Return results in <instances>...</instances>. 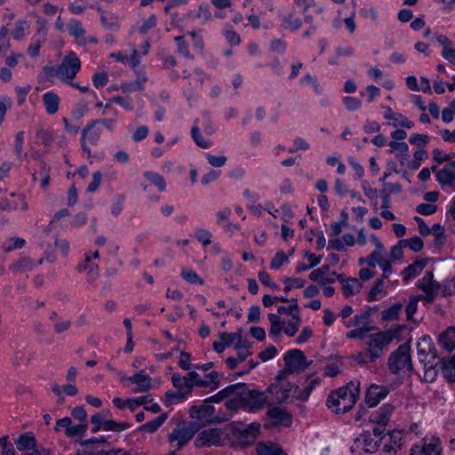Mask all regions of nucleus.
Instances as JSON below:
<instances>
[{
  "instance_id": "1",
  "label": "nucleus",
  "mask_w": 455,
  "mask_h": 455,
  "mask_svg": "<svg viewBox=\"0 0 455 455\" xmlns=\"http://www.w3.org/2000/svg\"><path fill=\"white\" fill-rule=\"evenodd\" d=\"M359 383L350 382L345 387L330 394L326 404L332 408L336 413H345L350 411L359 396Z\"/></svg>"
},
{
  "instance_id": "2",
  "label": "nucleus",
  "mask_w": 455,
  "mask_h": 455,
  "mask_svg": "<svg viewBox=\"0 0 455 455\" xmlns=\"http://www.w3.org/2000/svg\"><path fill=\"white\" fill-rule=\"evenodd\" d=\"M387 365L393 374L411 371L413 369L411 356V339L400 345L388 357Z\"/></svg>"
},
{
  "instance_id": "3",
  "label": "nucleus",
  "mask_w": 455,
  "mask_h": 455,
  "mask_svg": "<svg viewBox=\"0 0 455 455\" xmlns=\"http://www.w3.org/2000/svg\"><path fill=\"white\" fill-rule=\"evenodd\" d=\"M81 68V61L75 52H70L56 68V76L63 82L76 77Z\"/></svg>"
},
{
  "instance_id": "4",
  "label": "nucleus",
  "mask_w": 455,
  "mask_h": 455,
  "mask_svg": "<svg viewBox=\"0 0 455 455\" xmlns=\"http://www.w3.org/2000/svg\"><path fill=\"white\" fill-rule=\"evenodd\" d=\"M214 407L212 405L204 404L194 405L189 409V415L192 419L206 423H220L228 421L231 415L223 414L222 416L213 417Z\"/></svg>"
},
{
  "instance_id": "5",
  "label": "nucleus",
  "mask_w": 455,
  "mask_h": 455,
  "mask_svg": "<svg viewBox=\"0 0 455 455\" xmlns=\"http://www.w3.org/2000/svg\"><path fill=\"white\" fill-rule=\"evenodd\" d=\"M228 400L226 402L225 405L228 410L231 411H236L239 409L243 408V403L245 402L248 387L244 383H238L235 385L228 386Z\"/></svg>"
},
{
  "instance_id": "6",
  "label": "nucleus",
  "mask_w": 455,
  "mask_h": 455,
  "mask_svg": "<svg viewBox=\"0 0 455 455\" xmlns=\"http://www.w3.org/2000/svg\"><path fill=\"white\" fill-rule=\"evenodd\" d=\"M368 351L371 352V360H377L381 356L384 348L392 342V335L389 331H379L370 335Z\"/></svg>"
},
{
  "instance_id": "7",
  "label": "nucleus",
  "mask_w": 455,
  "mask_h": 455,
  "mask_svg": "<svg viewBox=\"0 0 455 455\" xmlns=\"http://www.w3.org/2000/svg\"><path fill=\"white\" fill-rule=\"evenodd\" d=\"M285 371L289 373L300 372L308 367L304 353L299 349L288 351L284 355Z\"/></svg>"
},
{
  "instance_id": "8",
  "label": "nucleus",
  "mask_w": 455,
  "mask_h": 455,
  "mask_svg": "<svg viewBox=\"0 0 455 455\" xmlns=\"http://www.w3.org/2000/svg\"><path fill=\"white\" fill-rule=\"evenodd\" d=\"M199 428L200 425L197 422H193L188 427L175 428L169 434L168 440L170 443L177 442V449L180 450L192 439Z\"/></svg>"
},
{
  "instance_id": "9",
  "label": "nucleus",
  "mask_w": 455,
  "mask_h": 455,
  "mask_svg": "<svg viewBox=\"0 0 455 455\" xmlns=\"http://www.w3.org/2000/svg\"><path fill=\"white\" fill-rule=\"evenodd\" d=\"M98 124H100V121H92L82 131L81 146L82 149L87 153L88 156H91L92 152L87 146V142L91 145H96L101 134V130L96 127Z\"/></svg>"
},
{
  "instance_id": "10",
  "label": "nucleus",
  "mask_w": 455,
  "mask_h": 455,
  "mask_svg": "<svg viewBox=\"0 0 455 455\" xmlns=\"http://www.w3.org/2000/svg\"><path fill=\"white\" fill-rule=\"evenodd\" d=\"M221 432L215 428L205 429L198 434L195 440L196 447L219 445L220 443Z\"/></svg>"
},
{
  "instance_id": "11",
  "label": "nucleus",
  "mask_w": 455,
  "mask_h": 455,
  "mask_svg": "<svg viewBox=\"0 0 455 455\" xmlns=\"http://www.w3.org/2000/svg\"><path fill=\"white\" fill-rule=\"evenodd\" d=\"M245 399L246 400L243 403V409H248L250 411L260 410L267 402V395L257 389L248 388Z\"/></svg>"
},
{
  "instance_id": "12",
  "label": "nucleus",
  "mask_w": 455,
  "mask_h": 455,
  "mask_svg": "<svg viewBox=\"0 0 455 455\" xmlns=\"http://www.w3.org/2000/svg\"><path fill=\"white\" fill-rule=\"evenodd\" d=\"M355 443H357L358 446H362L364 451L373 453L379 449L381 443V438L376 436L374 434H371L370 431L367 430L360 435L355 440Z\"/></svg>"
},
{
  "instance_id": "13",
  "label": "nucleus",
  "mask_w": 455,
  "mask_h": 455,
  "mask_svg": "<svg viewBox=\"0 0 455 455\" xmlns=\"http://www.w3.org/2000/svg\"><path fill=\"white\" fill-rule=\"evenodd\" d=\"M436 180L442 186L455 189V161L448 163L436 173Z\"/></svg>"
},
{
  "instance_id": "14",
  "label": "nucleus",
  "mask_w": 455,
  "mask_h": 455,
  "mask_svg": "<svg viewBox=\"0 0 455 455\" xmlns=\"http://www.w3.org/2000/svg\"><path fill=\"white\" fill-rule=\"evenodd\" d=\"M388 393L389 389L387 387L371 385L365 394V403L370 407H374L380 400L384 399Z\"/></svg>"
},
{
  "instance_id": "15",
  "label": "nucleus",
  "mask_w": 455,
  "mask_h": 455,
  "mask_svg": "<svg viewBox=\"0 0 455 455\" xmlns=\"http://www.w3.org/2000/svg\"><path fill=\"white\" fill-rule=\"evenodd\" d=\"M418 356L419 362L427 361V357L435 358L436 349L428 336L420 338L417 343Z\"/></svg>"
},
{
  "instance_id": "16",
  "label": "nucleus",
  "mask_w": 455,
  "mask_h": 455,
  "mask_svg": "<svg viewBox=\"0 0 455 455\" xmlns=\"http://www.w3.org/2000/svg\"><path fill=\"white\" fill-rule=\"evenodd\" d=\"M337 275L335 271H331L329 265H324L320 268L313 270L309 274V279L318 283L320 285H324L326 283H334V276L337 277Z\"/></svg>"
},
{
  "instance_id": "17",
  "label": "nucleus",
  "mask_w": 455,
  "mask_h": 455,
  "mask_svg": "<svg viewBox=\"0 0 455 455\" xmlns=\"http://www.w3.org/2000/svg\"><path fill=\"white\" fill-rule=\"evenodd\" d=\"M337 279L343 284L342 291L345 297H350L358 293L363 287L358 279L347 277L344 274L337 275Z\"/></svg>"
},
{
  "instance_id": "18",
  "label": "nucleus",
  "mask_w": 455,
  "mask_h": 455,
  "mask_svg": "<svg viewBox=\"0 0 455 455\" xmlns=\"http://www.w3.org/2000/svg\"><path fill=\"white\" fill-rule=\"evenodd\" d=\"M267 415L270 418L274 425H283L285 427H289L291 423V415L285 410L280 407H272L270 408Z\"/></svg>"
},
{
  "instance_id": "19",
  "label": "nucleus",
  "mask_w": 455,
  "mask_h": 455,
  "mask_svg": "<svg viewBox=\"0 0 455 455\" xmlns=\"http://www.w3.org/2000/svg\"><path fill=\"white\" fill-rule=\"evenodd\" d=\"M385 118L387 120L394 121V125H399L407 129H411L414 126V123L410 121L405 116L401 113L394 112L391 108H386Z\"/></svg>"
},
{
  "instance_id": "20",
  "label": "nucleus",
  "mask_w": 455,
  "mask_h": 455,
  "mask_svg": "<svg viewBox=\"0 0 455 455\" xmlns=\"http://www.w3.org/2000/svg\"><path fill=\"white\" fill-rule=\"evenodd\" d=\"M127 379L138 385L134 393L147 392L151 388V378L150 376L144 374L143 371L129 377Z\"/></svg>"
},
{
  "instance_id": "21",
  "label": "nucleus",
  "mask_w": 455,
  "mask_h": 455,
  "mask_svg": "<svg viewBox=\"0 0 455 455\" xmlns=\"http://www.w3.org/2000/svg\"><path fill=\"white\" fill-rule=\"evenodd\" d=\"M370 239L375 243L377 250L372 251L371 255L366 259V263L370 267H376L377 264L381 265V259H382V251L384 250L383 244L379 242L378 237L373 235L370 234Z\"/></svg>"
},
{
  "instance_id": "22",
  "label": "nucleus",
  "mask_w": 455,
  "mask_h": 455,
  "mask_svg": "<svg viewBox=\"0 0 455 455\" xmlns=\"http://www.w3.org/2000/svg\"><path fill=\"white\" fill-rule=\"evenodd\" d=\"M172 381L180 396H188L191 394L193 387L192 384L188 381V377L180 378L179 374H173Z\"/></svg>"
},
{
  "instance_id": "23",
  "label": "nucleus",
  "mask_w": 455,
  "mask_h": 455,
  "mask_svg": "<svg viewBox=\"0 0 455 455\" xmlns=\"http://www.w3.org/2000/svg\"><path fill=\"white\" fill-rule=\"evenodd\" d=\"M15 444L19 451L32 450L36 446L35 435L31 432L20 435L15 441Z\"/></svg>"
},
{
  "instance_id": "24",
  "label": "nucleus",
  "mask_w": 455,
  "mask_h": 455,
  "mask_svg": "<svg viewBox=\"0 0 455 455\" xmlns=\"http://www.w3.org/2000/svg\"><path fill=\"white\" fill-rule=\"evenodd\" d=\"M43 102L47 114L54 115L57 113L60 105V98L55 92H48L44 93L43 96Z\"/></svg>"
},
{
  "instance_id": "25",
  "label": "nucleus",
  "mask_w": 455,
  "mask_h": 455,
  "mask_svg": "<svg viewBox=\"0 0 455 455\" xmlns=\"http://www.w3.org/2000/svg\"><path fill=\"white\" fill-rule=\"evenodd\" d=\"M68 30L78 44L84 43L86 32L79 20H71L68 24Z\"/></svg>"
},
{
  "instance_id": "26",
  "label": "nucleus",
  "mask_w": 455,
  "mask_h": 455,
  "mask_svg": "<svg viewBox=\"0 0 455 455\" xmlns=\"http://www.w3.org/2000/svg\"><path fill=\"white\" fill-rule=\"evenodd\" d=\"M342 240L343 242L339 238L331 239L329 245L337 251H343L346 250L345 245L353 246L355 243V236L349 233L345 234Z\"/></svg>"
},
{
  "instance_id": "27",
  "label": "nucleus",
  "mask_w": 455,
  "mask_h": 455,
  "mask_svg": "<svg viewBox=\"0 0 455 455\" xmlns=\"http://www.w3.org/2000/svg\"><path fill=\"white\" fill-rule=\"evenodd\" d=\"M220 374L218 371H211L205 376L204 379L196 381V387H209L211 390H216L220 386Z\"/></svg>"
},
{
  "instance_id": "28",
  "label": "nucleus",
  "mask_w": 455,
  "mask_h": 455,
  "mask_svg": "<svg viewBox=\"0 0 455 455\" xmlns=\"http://www.w3.org/2000/svg\"><path fill=\"white\" fill-rule=\"evenodd\" d=\"M36 265L35 261L28 256H22L10 266V269L13 272L31 271Z\"/></svg>"
},
{
  "instance_id": "29",
  "label": "nucleus",
  "mask_w": 455,
  "mask_h": 455,
  "mask_svg": "<svg viewBox=\"0 0 455 455\" xmlns=\"http://www.w3.org/2000/svg\"><path fill=\"white\" fill-rule=\"evenodd\" d=\"M258 455H282L283 451L276 443H259L256 446Z\"/></svg>"
},
{
  "instance_id": "30",
  "label": "nucleus",
  "mask_w": 455,
  "mask_h": 455,
  "mask_svg": "<svg viewBox=\"0 0 455 455\" xmlns=\"http://www.w3.org/2000/svg\"><path fill=\"white\" fill-rule=\"evenodd\" d=\"M394 411V406L390 403L384 404L380 410L372 416L371 421L374 423L388 424L390 416Z\"/></svg>"
},
{
  "instance_id": "31",
  "label": "nucleus",
  "mask_w": 455,
  "mask_h": 455,
  "mask_svg": "<svg viewBox=\"0 0 455 455\" xmlns=\"http://www.w3.org/2000/svg\"><path fill=\"white\" fill-rule=\"evenodd\" d=\"M426 264H427L426 259H419V260H416L412 264L409 265L403 271V280L405 282H407L410 279L415 277L419 274V272L421 271L425 267Z\"/></svg>"
},
{
  "instance_id": "32",
  "label": "nucleus",
  "mask_w": 455,
  "mask_h": 455,
  "mask_svg": "<svg viewBox=\"0 0 455 455\" xmlns=\"http://www.w3.org/2000/svg\"><path fill=\"white\" fill-rule=\"evenodd\" d=\"M440 450L436 443H430L422 446L416 445L411 450V455H439Z\"/></svg>"
},
{
  "instance_id": "33",
  "label": "nucleus",
  "mask_w": 455,
  "mask_h": 455,
  "mask_svg": "<svg viewBox=\"0 0 455 455\" xmlns=\"http://www.w3.org/2000/svg\"><path fill=\"white\" fill-rule=\"evenodd\" d=\"M418 287L423 291H438L441 288L439 283L434 280L432 272H427L423 278L419 280Z\"/></svg>"
},
{
  "instance_id": "34",
  "label": "nucleus",
  "mask_w": 455,
  "mask_h": 455,
  "mask_svg": "<svg viewBox=\"0 0 455 455\" xmlns=\"http://www.w3.org/2000/svg\"><path fill=\"white\" fill-rule=\"evenodd\" d=\"M440 364L445 379L449 382H455V353L448 361L442 359Z\"/></svg>"
},
{
  "instance_id": "35",
  "label": "nucleus",
  "mask_w": 455,
  "mask_h": 455,
  "mask_svg": "<svg viewBox=\"0 0 455 455\" xmlns=\"http://www.w3.org/2000/svg\"><path fill=\"white\" fill-rule=\"evenodd\" d=\"M439 342L448 351H451L455 347V329L449 328L445 332L442 333Z\"/></svg>"
},
{
  "instance_id": "36",
  "label": "nucleus",
  "mask_w": 455,
  "mask_h": 455,
  "mask_svg": "<svg viewBox=\"0 0 455 455\" xmlns=\"http://www.w3.org/2000/svg\"><path fill=\"white\" fill-rule=\"evenodd\" d=\"M260 426L259 423H251L249 426H243V427L238 428L241 432L242 436H244L247 439L248 443H252L259 433Z\"/></svg>"
},
{
  "instance_id": "37",
  "label": "nucleus",
  "mask_w": 455,
  "mask_h": 455,
  "mask_svg": "<svg viewBox=\"0 0 455 455\" xmlns=\"http://www.w3.org/2000/svg\"><path fill=\"white\" fill-rule=\"evenodd\" d=\"M167 419V414L163 413L158 418H156L154 420H151L146 424L141 425L138 430L140 432H148V433H154L156 432Z\"/></svg>"
},
{
  "instance_id": "38",
  "label": "nucleus",
  "mask_w": 455,
  "mask_h": 455,
  "mask_svg": "<svg viewBox=\"0 0 455 455\" xmlns=\"http://www.w3.org/2000/svg\"><path fill=\"white\" fill-rule=\"evenodd\" d=\"M389 435L390 444L384 445V451L386 452H390L391 451H396V449H401L402 447V432L400 431H391L387 433Z\"/></svg>"
},
{
  "instance_id": "39",
  "label": "nucleus",
  "mask_w": 455,
  "mask_h": 455,
  "mask_svg": "<svg viewBox=\"0 0 455 455\" xmlns=\"http://www.w3.org/2000/svg\"><path fill=\"white\" fill-rule=\"evenodd\" d=\"M291 305L286 307H279L277 308V312L280 315H290L292 316V319L300 321L299 316V309L298 305V299H291Z\"/></svg>"
},
{
  "instance_id": "40",
  "label": "nucleus",
  "mask_w": 455,
  "mask_h": 455,
  "mask_svg": "<svg viewBox=\"0 0 455 455\" xmlns=\"http://www.w3.org/2000/svg\"><path fill=\"white\" fill-rule=\"evenodd\" d=\"M421 363L424 364L425 368L424 380L429 383L433 382L437 377L436 367L438 365V362H435V360H432L430 362H421Z\"/></svg>"
},
{
  "instance_id": "41",
  "label": "nucleus",
  "mask_w": 455,
  "mask_h": 455,
  "mask_svg": "<svg viewBox=\"0 0 455 455\" xmlns=\"http://www.w3.org/2000/svg\"><path fill=\"white\" fill-rule=\"evenodd\" d=\"M188 17L190 19H199L206 22L212 18L210 6L207 4H202L199 5V9L196 12H190L188 13Z\"/></svg>"
},
{
  "instance_id": "42",
  "label": "nucleus",
  "mask_w": 455,
  "mask_h": 455,
  "mask_svg": "<svg viewBox=\"0 0 455 455\" xmlns=\"http://www.w3.org/2000/svg\"><path fill=\"white\" fill-rule=\"evenodd\" d=\"M102 427L105 431L119 433L131 427V424L128 422H117L113 419H107L103 421Z\"/></svg>"
},
{
  "instance_id": "43",
  "label": "nucleus",
  "mask_w": 455,
  "mask_h": 455,
  "mask_svg": "<svg viewBox=\"0 0 455 455\" xmlns=\"http://www.w3.org/2000/svg\"><path fill=\"white\" fill-rule=\"evenodd\" d=\"M267 316L271 323L269 333L270 335L276 337L281 333L284 323L282 322L280 316L275 314L270 313Z\"/></svg>"
},
{
  "instance_id": "44",
  "label": "nucleus",
  "mask_w": 455,
  "mask_h": 455,
  "mask_svg": "<svg viewBox=\"0 0 455 455\" xmlns=\"http://www.w3.org/2000/svg\"><path fill=\"white\" fill-rule=\"evenodd\" d=\"M403 308V304L401 302H397L394 304L389 308L382 311V320L389 321V320H397L399 318L400 312Z\"/></svg>"
},
{
  "instance_id": "45",
  "label": "nucleus",
  "mask_w": 455,
  "mask_h": 455,
  "mask_svg": "<svg viewBox=\"0 0 455 455\" xmlns=\"http://www.w3.org/2000/svg\"><path fill=\"white\" fill-rule=\"evenodd\" d=\"M145 178L154 184L160 191H164L166 188L165 180L163 176L157 172H147L144 174Z\"/></svg>"
},
{
  "instance_id": "46",
  "label": "nucleus",
  "mask_w": 455,
  "mask_h": 455,
  "mask_svg": "<svg viewBox=\"0 0 455 455\" xmlns=\"http://www.w3.org/2000/svg\"><path fill=\"white\" fill-rule=\"evenodd\" d=\"M100 20H101V24L107 29L116 30L119 28L118 22H117V18L115 15H113L112 13L104 12L101 15Z\"/></svg>"
},
{
  "instance_id": "47",
  "label": "nucleus",
  "mask_w": 455,
  "mask_h": 455,
  "mask_svg": "<svg viewBox=\"0 0 455 455\" xmlns=\"http://www.w3.org/2000/svg\"><path fill=\"white\" fill-rule=\"evenodd\" d=\"M400 244L410 247L413 251H419L423 247V241L420 237L414 236L410 239L400 240Z\"/></svg>"
},
{
  "instance_id": "48",
  "label": "nucleus",
  "mask_w": 455,
  "mask_h": 455,
  "mask_svg": "<svg viewBox=\"0 0 455 455\" xmlns=\"http://www.w3.org/2000/svg\"><path fill=\"white\" fill-rule=\"evenodd\" d=\"M243 330L242 328H239L236 332H220L219 336L220 340L226 342V344L229 347L235 340L238 341L239 339H241V338H243Z\"/></svg>"
},
{
  "instance_id": "49",
  "label": "nucleus",
  "mask_w": 455,
  "mask_h": 455,
  "mask_svg": "<svg viewBox=\"0 0 455 455\" xmlns=\"http://www.w3.org/2000/svg\"><path fill=\"white\" fill-rule=\"evenodd\" d=\"M421 299H423L422 295L412 296L410 298V301H409L408 305L406 306V309H405L406 317H407L408 321L412 320V316L416 313L417 308H418V301Z\"/></svg>"
},
{
  "instance_id": "50",
  "label": "nucleus",
  "mask_w": 455,
  "mask_h": 455,
  "mask_svg": "<svg viewBox=\"0 0 455 455\" xmlns=\"http://www.w3.org/2000/svg\"><path fill=\"white\" fill-rule=\"evenodd\" d=\"M25 244V240L20 237H12L6 240L4 243V251H11L14 249H19L23 247Z\"/></svg>"
},
{
  "instance_id": "51",
  "label": "nucleus",
  "mask_w": 455,
  "mask_h": 455,
  "mask_svg": "<svg viewBox=\"0 0 455 455\" xmlns=\"http://www.w3.org/2000/svg\"><path fill=\"white\" fill-rule=\"evenodd\" d=\"M145 81L146 78H144L143 80L138 79L130 83L122 84L121 89L124 92L142 91L144 88L143 83Z\"/></svg>"
},
{
  "instance_id": "52",
  "label": "nucleus",
  "mask_w": 455,
  "mask_h": 455,
  "mask_svg": "<svg viewBox=\"0 0 455 455\" xmlns=\"http://www.w3.org/2000/svg\"><path fill=\"white\" fill-rule=\"evenodd\" d=\"M275 218L280 217L285 223H289L292 218V212L287 205H283L280 209L275 210V212H270Z\"/></svg>"
},
{
  "instance_id": "53",
  "label": "nucleus",
  "mask_w": 455,
  "mask_h": 455,
  "mask_svg": "<svg viewBox=\"0 0 455 455\" xmlns=\"http://www.w3.org/2000/svg\"><path fill=\"white\" fill-rule=\"evenodd\" d=\"M175 41L177 43L178 52L184 55L186 58L193 60L194 57L189 52L188 44L185 42L184 36H176Z\"/></svg>"
},
{
  "instance_id": "54",
  "label": "nucleus",
  "mask_w": 455,
  "mask_h": 455,
  "mask_svg": "<svg viewBox=\"0 0 455 455\" xmlns=\"http://www.w3.org/2000/svg\"><path fill=\"white\" fill-rule=\"evenodd\" d=\"M191 136L194 141L202 148H208L210 147V143L206 141L203 136L201 135L200 130L197 126H193L191 129Z\"/></svg>"
},
{
  "instance_id": "55",
  "label": "nucleus",
  "mask_w": 455,
  "mask_h": 455,
  "mask_svg": "<svg viewBox=\"0 0 455 455\" xmlns=\"http://www.w3.org/2000/svg\"><path fill=\"white\" fill-rule=\"evenodd\" d=\"M283 283H285L284 291L289 292L292 288H302L306 281L301 278H291L285 277L283 279Z\"/></svg>"
},
{
  "instance_id": "56",
  "label": "nucleus",
  "mask_w": 455,
  "mask_h": 455,
  "mask_svg": "<svg viewBox=\"0 0 455 455\" xmlns=\"http://www.w3.org/2000/svg\"><path fill=\"white\" fill-rule=\"evenodd\" d=\"M87 429V423H80L76 426H71L70 428L66 430V435L68 437L82 436Z\"/></svg>"
},
{
  "instance_id": "57",
  "label": "nucleus",
  "mask_w": 455,
  "mask_h": 455,
  "mask_svg": "<svg viewBox=\"0 0 455 455\" xmlns=\"http://www.w3.org/2000/svg\"><path fill=\"white\" fill-rule=\"evenodd\" d=\"M375 329L374 326L371 327H362V328H356L354 329L347 333V337L349 339H363L366 337L367 332H369L371 330Z\"/></svg>"
},
{
  "instance_id": "58",
  "label": "nucleus",
  "mask_w": 455,
  "mask_h": 455,
  "mask_svg": "<svg viewBox=\"0 0 455 455\" xmlns=\"http://www.w3.org/2000/svg\"><path fill=\"white\" fill-rule=\"evenodd\" d=\"M409 142L417 147H424L429 142V137L426 134L413 133L410 136Z\"/></svg>"
},
{
  "instance_id": "59",
  "label": "nucleus",
  "mask_w": 455,
  "mask_h": 455,
  "mask_svg": "<svg viewBox=\"0 0 455 455\" xmlns=\"http://www.w3.org/2000/svg\"><path fill=\"white\" fill-rule=\"evenodd\" d=\"M284 28H290L291 30H297L301 27L302 21L300 19L292 20V14L283 17Z\"/></svg>"
},
{
  "instance_id": "60",
  "label": "nucleus",
  "mask_w": 455,
  "mask_h": 455,
  "mask_svg": "<svg viewBox=\"0 0 455 455\" xmlns=\"http://www.w3.org/2000/svg\"><path fill=\"white\" fill-rule=\"evenodd\" d=\"M182 277L190 283H198L202 285L204 280L197 275V274L190 269L183 270L181 273Z\"/></svg>"
},
{
  "instance_id": "61",
  "label": "nucleus",
  "mask_w": 455,
  "mask_h": 455,
  "mask_svg": "<svg viewBox=\"0 0 455 455\" xmlns=\"http://www.w3.org/2000/svg\"><path fill=\"white\" fill-rule=\"evenodd\" d=\"M286 261H288V256L283 251H278L272 259L270 267L271 268L278 269Z\"/></svg>"
},
{
  "instance_id": "62",
  "label": "nucleus",
  "mask_w": 455,
  "mask_h": 455,
  "mask_svg": "<svg viewBox=\"0 0 455 455\" xmlns=\"http://www.w3.org/2000/svg\"><path fill=\"white\" fill-rule=\"evenodd\" d=\"M343 102L348 111H355L360 108L362 102L359 99L355 97H345Z\"/></svg>"
},
{
  "instance_id": "63",
  "label": "nucleus",
  "mask_w": 455,
  "mask_h": 455,
  "mask_svg": "<svg viewBox=\"0 0 455 455\" xmlns=\"http://www.w3.org/2000/svg\"><path fill=\"white\" fill-rule=\"evenodd\" d=\"M383 282H384L383 278L378 279L375 282L374 285L372 286V288L371 289V291L368 294V297H367L368 301L376 300L377 295L383 292V291L380 289V286L383 284Z\"/></svg>"
},
{
  "instance_id": "64",
  "label": "nucleus",
  "mask_w": 455,
  "mask_h": 455,
  "mask_svg": "<svg viewBox=\"0 0 455 455\" xmlns=\"http://www.w3.org/2000/svg\"><path fill=\"white\" fill-rule=\"evenodd\" d=\"M417 212L423 215H430L436 212L437 206L433 204L423 203L417 206Z\"/></svg>"
}]
</instances>
